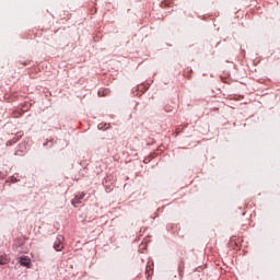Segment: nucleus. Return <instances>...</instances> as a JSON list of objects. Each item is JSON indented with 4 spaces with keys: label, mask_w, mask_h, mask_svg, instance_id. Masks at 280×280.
Listing matches in <instances>:
<instances>
[{
    "label": "nucleus",
    "mask_w": 280,
    "mask_h": 280,
    "mask_svg": "<svg viewBox=\"0 0 280 280\" xmlns=\"http://www.w3.org/2000/svg\"><path fill=\"white\" fill-rule=\"evenodd\" d=\"M65 236L62 235H58L55 243H54V248L57 252L62 250V248H65Z\"/></svg>",
    "instance_id": "f257e3e1"
},
{
    "label": "nucleus",
    "mask_w": 280,
    "mask_h": 280,
    "mask_svg": "<svg viewBox=\"0 0 280 280\" xmlns=\"http://www.w3.org/2000/svg\"><path fill=\"white\" fill-rule=\"evenodd\" d=\"M138 91H141L142 93H145V91H148V88H145V85H139Z\"/></svg>",
    "instance_id": "39448f33"
},
{
    "label": "nucleus",
    "mask_w": 280,
    "mask_h": 280,
    "mask_svg": "<svg viewBox=\"0 0 280 280\" xmlns=\"http://www.w3.org/2000/svg\"><path fill=\"white\" fill-rule=\"evenodd\" d=\"M183 270H185V262L182 261L179 265V275H183Z\"/></svg>",
    "instance_id": "423d86ee"
},
{
    "label": "nucleus",
    "mask_w": 280,
    "mask_h": 280,
    "mask_svg": "<svg viewBox=\"0 0 280 280\" xmlns=\"http://www.w3.org/2000/svg\"><path fill=\"white\" fill-rule=\"evenodd\" d=\"M84 196H86V192H79L73 199L72 205L75 207V205H81L82 200H84Z\"/></svg>",
    "instance_id": "f03ea898"
},
{
    "label": "nucleus",
    "mask_w": 280,
    "mask_h": 280,
    "mask_svg": "<svg viewBox=\"0 0 280 280\" xmlns=\"http://www.w3.org/2000/svg\"><path fill=\"white\" fill-rule=\"evenodd\" d=\"M10 264V257L8 255H0V266H5Z\"/></svg>",
    "instance_id": "20e7f679"
},
{
    "label": "nucleus",
    "mask_w": 280,
    "mask_h": 280,
    "mask_svg": "<svg viewBox=\"0 0 280 280\" xmlns=\"http://www.w3.org/2000/svg\"><path fill=\"white\" fill-rule=\"evenodd\" d=\"M20 264H21V266H24L25 268H31L32 260L30 259V257L24 256V257L20 258Z\"/></svg>",
    "instance_id": "7ed1b4c3"
}]
</instances>
